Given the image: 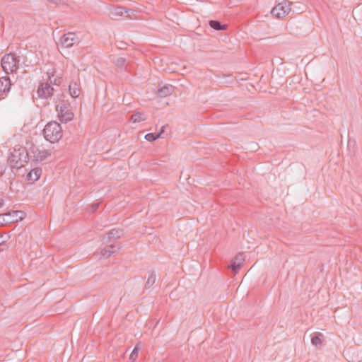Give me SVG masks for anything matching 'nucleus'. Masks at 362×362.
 <instances>
[{"label":"nucleus","mask_w":362,"mask_h":362,"mask_svg":"<svg viewBox=\"0 0 362 362\" xmlns=\"http://www.w3.org/2000/svg\"><path fill=\"white\" fill-rule=\"evenodd\" d=\"M41 174V168H35L28 173L27 177L29 180L37 181L40 177Z\"/></svg>","instance_id":"2eb2a0df"},{"label":"nucleus","mask_w":362,"mask_h":362,"mask_svg":"<svg viewBox=\"0 0 362 362\" xmlns=\"http://www.w3.org/2000/svg\"><path fill=\"white\" fill-rule=\"evenodd\" d=\"M29 159L28 153L23 148H14L11 152L8 163L13 168L19 169L28 163Z\"/></svg>","instance_id":"f257e3e1"},{"label":"nucleus","mask_w":362,"mask_h":362,"mask_svg":"<svg viewBox=\"0 0 362 362\" xmlns=\"http://www.w3.org/2000/svg\"><path fill=\"white\" fill-rule=\"evenodd\" d=\"M209 25L213 29L216 30H223L226 28L225 25H221V23L218 21H210Z\"/></svg>","instance_id":"aec40b11"},{"label":"nucleus","mask_w":362,"mask_h":362,"mask_svg":"<svg viewBox=\"0 0 362 362\" xmlns=\"http://www.w3.org/2000/svg\"><path fill=\"white\" fill-rule=\"evenodd\" d=\"M19 59L13 53L5 54L1 59V66L7 74H13L18 69Z\"/></svg>","instance_id":"7ed1b4c3"},{"label":"nucleus","mask_w":362,"mask_h":362,"mask_svg":"<svg viewBox=\"0 0 362 362\" xmlns=\"http://www.w3.org/2000/svg\"><path fill=\"white\" fill-rule=\"evenodd\" d=\"M123 235V230L119 229H112L111 230L105 238H103V241L105 243L110 242L112 240H116L120 238Z\"/></svg>","instance_id":"9b49d317"},{"label":"nucleus","mask_w":362,"mask_h":362,"mask_svg":"<svg viewBox=\"0 0 362 362\" xmlns=\"http://www.w3.org/2000/svg\"><path fill=\"white\" fill-rule=\"evenodd\" d=\"M116 246L115 245H110L106 248L101 250V257L104 258H108L112 254L116 252Z\"/></svg>","instance_id":"dca6fc26"},{"label":"nucleus","mask_w":362,"mask_h":362,"mask_svg":"<svg viewBox=\"0 0 362 362\" xmlns=\"http://www.w3.org/2000/svg\"><path fill=\"white\" fill-rule=\"evenodd\" d=\"M4 165L0 163V177L4 174Z\"/></svg>","instance_id":"b1692460"},{"label":"nucleus","mask_w":362,"mask_h":362,"mask_svg":"<svg viewBox=\"0 0 362 362\" xmlns=\"http://www.w3.org/2000/svg\"><path fill=\"white\" fill-rule=\"evenodd\" d=\"M92 207V211H95L98 209V208L99 207V203H96V204H94L91 206Z\"/></svg>","instance_id":"393cba45"},{"label":"nucleus","mask_w":362,"mask_h":362,"mask_svg":"<svg viewBox=\"0 0 362 362\" xmlns=\"http://www.w3.org/2000/svg\"><path fill=\"white\" fill-rule=\"evenodd\" d=\"M125 62L126 59L124 57H117L115 59H114V63L119 67L123 66Z\"/></svg>","instance_id":"5701e85b"},{"label":"nucleus","mask_w":362,"mask_h":362,"mask_svg":"<svg viewBox=\"0 0 362 362\" xmlns=\"http://www.w3.org/2000/svg\"><path fill=\"white\" fill-rule=\"evenodd\" d=\"M4 204L3 199H0V206H1Z\"/></svg>","instance_id":"bb28decb"},{"label":"nucleus","mask_w":362,"mask_h":362,"mask_svg":"<svg viewBox=\"0 0 362 362\" xmlns=\"http://www.w3.org/2000/svg\"><path fill=\"white\" fill-rule=\"evenodd\" d=\"M161 132H159L157 134H153V133H148L145 136V139L148 141H153L156 140L158 138L160 137Z\"/></svg>","instance_id":"412c9836"},{"label":"nucleus","mask_w":362,"mask_h":362,"mask_svg":"<svg viewBox=\"0 0 362 362\" xmlns=\"http://www.w3.org/2000/svg\"><path fill=\"white\" fill-rule=\"evenodd\" d=\"M78 40L75 33H67L64 34L59 39V45L64 48L71 47Z\"/></svg>","instance_id":"423d86ee"},{"label":"nucleus","mask_w":362,"mask_h":362,"mask_svg":"<svg viewBox=\"0 0 362 362\" xmlns=\"http://www.w3.org/2000/svg\"><path fill=\"white\" fill-rule=\"evenodd\" d=\"M69 90L70 95L74 98H78L81 93L80 85L76 81L70 83Z\"/></svg>","instance_id":"f8f14e48"},{"label":"nucleus","mask_w":362,"mask_h":362,"mask_svg":"<svg viewBox=\"0 0 362 362\" xmlns=\"http://www.w3.org/2000/svg\"><path fill=\"white\" fill-rule=\"evenodd\" d=\"M12 83L8 76H5L0 78V98L7 95L11 90Z\"/></svg>","instance_id":"1a4fd4ad"},{"label":"nucleus","mask_w":362,"mask_h":362,"mask_svg":"<svg viewBox=\"0 0 362 362\" xmlns=\"http://www.w3.org/2000/svg\"><path fill=\"white\" fill-rule=\"evenodd\" d=\"M5 216H11V219L8 221L9 222H17L18 221L23 220L25 214L22 211H13L5 214Z\"/></svg>","instance_id":"ddd939ff"},{"label":"nucleus","mask_w":362,"mask_h":362,"mask_svg":"<svg viewBox=\"0 0 362 362\" xmlns=\"http://www.w3.org/2000/svg\"><path fill=\"white\" fill-rule=\"evenodd\" d=\"M30 153L33 157V160L36 161H43L51 155L49 151L46 149H40L36 146H33L30 148Z\"/></svg>","instance_id":"0eeeda50"},{"label":"nucleus","mask_w":362,"mask_h":362,"mask_svg":"<svg viewBox=\"0 0 362 362\" xmlns=\"http://www.w3.org/2000/svg\"><path fill=\"white\" fill-rule=\"evenodd\" d=\"M0 245H1V243H0Z\"/></svg>","instance_id":"cd10ccee"},{"label":"nucleus","mask_w":362,"mask_h":362,"mask_svg":"<svg viewBox=\"0 0 362 362\" xmlns=\"http://www.w3.org/2000/svg\"><path fill=\"white\" fill-rule=\"evenodd\" d=\"M54 89L47 83H42L39 86L37 94L39 98L43 99H48L51 98L54 94Z\"/></svg>","instance_id":"6e6552de"},{"label":"nucleus","mask_w":362,"mask_h":362,"mask_svg":"<svg viewBox=\"0 0 362 362\" xmlns=\"http://www.w3.org/2000/svg\"><path fill=\"white\" fill-rule=\"evenodd\" d=\"M139 345H140V344H138L136 345V346L134 347V349H133L132 352L131 353V354L129 356V360H131L132 361H134L138 357L139 346Z\"/></svg>","instance_id":"4be33fe9"},{"label":"nucleus","mask_w":362,"mask_h":362,"mask_svg":"<svg viewBox=\"0 0 362 362\" xmlns=\"http://www.w3.org/2000/svg\"><path fill=\"white\" fill-rule=\"evenodd\" d=\"M164 128H165V126H163V127H161V129H160V132H161V134L164 132Z\"/></svg>","instance_id":"a878e982"},{"label":"nucleus","mask_w":362,"mask_h":362,"mask_svg":"<svg viewBox=\"0 0 362 362\" xmlns=\"http://www.w3.org/2000/svg\"><path fill=\"white\" fill-rule=\"evenodd\" d=\"M131 121L132 122H140L146 120V117L143 112H136L131 116Z\"/></svg>","instance_id":"a211bd4d"},{"label":"nucleus","mask_w":362,"mask_h":362,"mask_svg":"<svg viewBox=\"0 0 362 362\" xmlns=\"http://www.w3.org/2000/svg\"><path fill=\"white\" fill-rule=\"evenodd\" d=\"M291 3L288 1H285L281 3L278 4L276 6H275L272 11L271 13L273 16L277 18H283L286 15L288 14V13L291 11Z\"/></svg>","instance_id":"39448f33"},{"label":"nucleus","mask_w":362,"mask_h":362,"mask_svg":"<svg viewBox=\"0 0 362 362\" xmlns=\"http://www.w3.org/2000/svg\"><path fill=\"white\" fill-rule=\"evenodd\" d=\"M55 107L58 113V117L62 122L67 123L73 119L74 113L70 109L69 104L67 102L62 101L56 104Z\"/></svg>","instance_id":"20e7f679"},{"label":"nucleus","mask_w":362,"mask_h":362,"mask_svg":"<svg viewBox=\"0 0 362 362\" xmlns=\"http://www.w3.org/2000/svg\"><path fill=\"white\" fill-rule=\"evenodd\" d=\"M44 137L51 143L58 142L63 136L61 125L57 122H50L43 129Z\"/></svg>","instance_id":"f03ea898"},{"label":"nucleus","mask_w":362,"mask_h":362,"mask_svg":"<svg viewBox=\"0 0 362 362\" xmlns=\"http://www.w3.org/2000/svg\"><path fill=\"white\" fill-rule=\"evenodd\" d=\"M324 339V335L321 332H315L311 339V343L315 346H321Z\"/></svg>","instance_id":"f3484780"},{"label":"nucleus","mask_w":362,"mask_h":362,"mask_svg":"<svg viewBox=\"0 0 362 362\" xmlns=\"http://www.w3.org/2000/svg\"><path fill=\"white\" fill-rule=\"evenodd\" d=\"M156 279V275L155 272H149L147 281L145 284V287L146 288H148L151 286H152L155 284Z\"/></svg>","instance_id":"6ab92c4d"},{"label":"nucleus","mask_w":362,"mask_h":362,"mask_svg":"<svg viewBox=\"0 0 362 362\" xmlns=\"http://www.w3.org/2000/svg\"><path fill=\"white\" fill-rule=\"evenodd\" d=\"M245 259V254L241 252L238 253L233 258L231 264L229 266V268L231 269L234 274H237L240 269L241 268Z\"/></svg>","instance_id":"9d476101"},{"label":"nucleus","mask_w":362,"mask_h":362,"mask_svg":"<svg viewBox=\"0 0 362 362\" xmlns=\"http://www.w3.org/2000/svg\"><path fill=\"white\" fill-rule=\"evenodd\" d=\"M173 91L174 86L172 85H166L159 88L157 93L160 97H167L170 95Z\"/></svg>","instance_id":"4468645a"}]
</instances>
